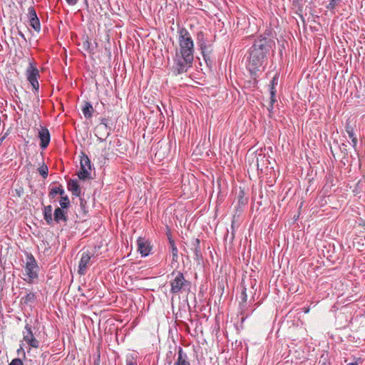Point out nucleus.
Returning a JSON list of instances; mask_svg holds the SVG:
<instances>
[{
  "instance_id": "ddd939ff",
  "label": "nucleus",
  "mask_w": 365,
  "mask_h": 365,
  "mask_svg": "<svg viewBox=\"0 0 365 365\" xmlns=\"http://www.w3.org/2000/svg\"><path fill=\"white\" fill-rule=\"evenodd\" d=\"M173 365H190L188 356L181 346L178 347V359Z\"/></svg>"
},
{
  "instance_id": "49530a36",
  "label": "nucleus",
  "mask_w": 365,
  "mask_h": 365,
  "mask_svg": "<svg viewBox=\"0 0 365 365\" xmlns=\"http://www.w3.org/2000/svg\"><path fill=\"white\" fill-rule=\"evenodd\" d=\"M81 204L83 205V200L81 199Z\"/></svg>"
},
{
  "instance_id": "bb28decb",
  "label": "nucleus",
  "mask_w": 365,
  "mask_h": 365,
  "mask_svg": "<svg viewBox=\"0 0 365 365\" xmlns=\"http://www.w3.org/2000/svg\"><path fill=\"white\" fill-rule=\"evenodd\" d=\"M345 129L349 138H352L356 135L354 133V129L349 122H346Z\"/></svg>"
},
{
  "instance_id": "f704fd0d",
  "label": "nucleus",
  "mask_w": 365,
  "mask_h": 365,
  "mask_svg": "<svg viewBox=\"0 0 365 365\" xmlns=\"http://www.w3.org/2000/svg\"><path fill=\"white\" fill-rule=\"evenodd\" d=\"M58 195H61V197L62 196H65V191L63 188V186L61 185H60L58 187Z\"/></svg>"
},
{
  "instance_id": "6ab92c4d",
  "label": "nucleus",
  "mask_w": 365,
  "mask_h": 365,
  "mask_svg": "<svg viewBox=\"0 0 365 365\" xmlns=\"http://www.w3.org/2000/svg\"><path fill=\"white\" fill-rule=\"evenodd\" d=\"M197 43L199 47H201L207 43V39L205 37V34L202 31H199L197 34Z\"/></svg>"
},
{
  "instance_id": "6e6552de",
  "label": "nucleus",
  "mask_w": 365,
  "mask_h": 365,
  "mask_svg": "<svg viewBox=\"0 0 365 365\" xmlns=\"http://www.w3.org/2000/svg\"><path fill=\"white\" fill-rule=\"evenodd\" d=\"M81 169L78 173V176L80 180H86L91 178V163L87 155L82 153V155L81 156Z\"/></svg>"
},
{
  "instance_id": "393cba45",
  "label": "nucleus",
  "mask_w": 365,
  "mask_h": 365,
  "mask_svg": "<svg viewBox=\"0 0 365 365\" xmlns=\"http://www.w3.org/2000/svg\"><path fill=\"white\" fill-rule=\"evenodd\" d=\"M340 1L341 0H330L329 3L327 5L326 7L327 9L334 14L335 8Z\"/></svg>"
},
{
  "instance_id": "2f4dec72",
  "label": "nucleus",
  "mask_w": 365,
  "mask_h": 365,
  "mask_svg": "<svg viewBox=\"0 0 365 365\" xmlns=\"http://www.w3.org/2000/svg\"><path fill=\"white\" fill-rule=\"evenodd\" d=\"M9 365H24L23 361L20 359H14Z\"/></svg>"
},
{
  "instance_id": "e433bc0d",
  "label": "nucleus",
  "mask_w": 365,
  "mask_h": 365,
  "mask_svg": "<svg viewBox=\"0 0 365 365\" xmlns=\"http://www.w3.org/2000/svg\"><path fill=\"white\" fill-rule=\"evenodd\" d=\"M168 238L170 246H171L172 245H175V241L172 238V236L170 234L168 235Z\"/></svg>"
},
{
  "instance_id": "c756f323",
  "label": "nucleus",
  "mask_w": 365,
  "mask_h": 365,
  "mask_svg": "<svg viewBox=\"0 0 365 365\" xmlns=\"http://www.w3.org/2000/svg\"><path fill=\"white\" fill-rule=\"evenodd\" d=\"M58 187H52L50 189V191H49V193H48V197L51 198V199H53L55 198V197L56 196V195L58 194Z\"/></svg>"
},
{
  "instance_id": "aec40b11",
  "label": "nucleus",
  "mask_w": 365,
  "mask_h": 365,
  "mask_svg": "<svg viewBox=\"0 0 365 365\" xmlns=\"http://www.w3.org/2000/svg\"><path fill=\"white\" fill-rule=\"evenodd\" d=\"M172 254V264L178 263V250L175 245L170 246Z\"/></svg>"
},
{
  "instance_id": "79ce46f5",
  "label": "nucleus",
  "mask_w": 365,
  "mask_h": 365,
  "mask_svg": "<svg viewBox=\"0 0 365 365\" xmlns=\"http://www.w3.org/2000/svg\"><path fill=\"white\" fill-rule=\"evenodd\" d=\"M20 351H22L24 358H26V354L24 349L21 347L19 349H18V353L19 354Z\"/></svg>"
},
{
  "instance_id": "473e14b6",
  "label": "nucleus",
  "mask_w": 365,
  "mask_h": 365,
  "mask_svg": "<svg viewBox=\"0 0 365 365\" xmlns=\"http://www.w3.org/2000/svg\"><path fill=\"white\" fill-rule=\"evenodd\" d=\"M203 56V58H204L205 63H207V65L211 66L212 63V60L211 58L210 55H207V56Z\"/></svg>"
},
{
  "instance_id": "f03ea898",
  "label": "nucleus",
  "mask_w": 365,
  "mask_h": 365,
  "mask_svg": "<svg viewBox=\"0 0 365 365\" xmlns=\"http://www.w3.org/2000/svg\"><path fill=\"white\" fill-rule=\"evenodd\" d=\"M274 46V40L266 35H261L255 40L248 51L247 66L252 74L264 70Z\"/></svg>"
},
{
  "instance_id": "37998d69",
  "label": "nucleus",
  "mask_w": 365,
  "mask_h": 365,
  "mask_svg": "<svg viewBox=\"0 0 365 365\" xmlns=\"http://www.w3.org/2000/svg\"><path fill=\"white\" fill-rule=\"evenodd\" d=\"M19 35L26 41L25 36L21 31H19Z\"/></svg>"
},
{
  "instance_id": "4c0bfd02",
  "label": "nucleus",
  "mask_w": 365,
  "mask_h": 365,
  "mask_svg": "<svg viewBox=\"0 0 365 365\" xmlns=\"http://www.w3.org/2000/svg\"><path fill=\"white\" fill-rule=\"evenodd\" d=\"M67 4L71 6L76 4L78 0H66Z\"/></svg>"
},
{
  "instance_id": "4468645a",
  "label": "nucleus",
  "mask_w": 365,
  "mask_h": 365,
  "mask_svg": "<svg viewBox=\"0 0 365 365\" xmlns=\"http://www.w3.org/2000/svg\"><path fill=\"white\" fill-rule=\"evenodd\" d=\"M53 220L57 223L66 222L68 220L67 212L64 211V209L56 208L53 213Z\"/></svg>"
},
{
  "instance_id": "2eb2a0df",
  "label": "nucleus",
  "mask_w": 365,
  "mask_h": 365,
  "mask_svg": "<svg viewBox=\"0 0 365 365\" xmlns=\"http://www.w3.org/2000/svg\"><path fill=\"white\" fill-rule=\"evenodd\" d=\"M68 190L72 192V195L78 197L81 195V188L76 180H69L67 183Z\"/></svg>"
},
{
  "instance_id": "1a4fd4ad",
  "label": "nucleus",
  "mask_w": 365,
  "mask_h": 365,
  "mask_svg": "<svg viewBox=\"0 0 365 365\" xmlns=\"http://www.w3.org/2000/svg\"><path fill=\"white\" fill-rule=\"evenodd\" d=\"M93 257V254L88 251L83 252L81 254L78 270V272L80 275H84L86 274L88 267L90 264L91 259Z\"/></svg>"
},
{
  "instance_id": "cd10ccee",
  "label": "nucleus",
  "mask_w": 365,
  "mask_h": 365,
  "mask_svg": "<svg viewBox=\"0 0 365 365\" xmlns=\"http://www.w3.org/2000/svg\"><path fill=\"white\" fill-rule=\"evenodd\" d=\"M275 102H276V97L274 96V91H272L271 96H270L269 106V108H268V110H269V113H272V111L273 110V108H274V104Z\"/></svg>"
},
{
  "instance_id": "dca6fc26",
  "label": "nucleus",
  "mask_w": 365,
  "mask_h": 365,
  "mask_svg": "<svg viewBox=\"0 0 365 365\" xmlns=\"http://www.w3.org/2000/svg\"><path fill=\"white\" fill-rule=\"evenodd\" d=\"M94 109L89 102H85L83 108H82V112L85 116L86 118L89 119L92 117Z\"/></svg>"
},
{
  "instance_id": "a19ab883",
  "label": "nucleus",
  "mask_w": 365,
  "mask_h": 365,
  "mask_svg": "<svg viewBox=\"0 0 365 365\" xmlns=\"http://www.w3.org/2000/svg\"><path fill=\"white\" fill-rule=\"evenodd\" d=\"M8 133H6L1 138H0V145H1L2 142L4 140V139L6 138Z\"/></svg>"
},
{
  "instance_id": "f257e3e1",
  "label": "nucleus",
  "mask_w": 365,
  "mask_h": 365,
  "mask_svg": "<svg viewBox=\"0 0 365 365\" xmlns=\"http://www.w3.org/2000/svg\"><path fill=\"white\" fill-rule=\"evenodd\" d=\"M179 47L173 56V72L175 75L186 73L192 67L194 61V42L190 32L185 28L178 31Z\"/></svg>"
},
{
  "instance_id": "9d476101",
  "label": "nucleus",
  "mask_w": 365,
  "mask_h": 365,
  "mask_svg": "<svg viewBox=\"0 0 365 365\" xmlns=\"http://www.w3.org/2000/svg\"><path fill=\"white\" fill-rule=\"evenodd\" d=\"M138 252L142 257H146L150 254L151 246L148 240L143 237H138L137 240Z\"/></svg>"
},
{
  "instance_id": "412c9836",
  "label": "nucleus",
  "mask_w": 365,
  "mask_h": 365,
  "mask_svg": "<svg viewBox=\"0 0 365 365\" xmlns=\"http://www.w3.org/2000/svg\"><path fill=\"white\" fill-rule=\"evenodd\" d=\"M201 51V53L202 56H207V55H210L212 52V46L210 44H205L204 46L200 47Z\"/></svg>"
},
{
  "instance_id": "9b49d317",
  "label": "nucleus",
  "mask_w": 365,
  "mask_h": 365,
  "mask_svg": "<svg viewBox=\"0 0 365 365\" xmlns=\"http://www.w3.org/2000/svg\"><path fill=\"white\" fill-rule=\"evenodd\" d=\"M200 241L197 238H194L191 242V249L195 253V260L197 264H200L203 260L202 254L200 249Z\"/></svg>"
},
{
  "instance_id": "39448f33",
  "label": "nucleus",
  "mask_w": 365,
  "mask_h": 365,
  "mask_svg": "<svg viewBox=\"0 0 365 365\" xmlns=\"http://www.w3.org/2000/svg\"><path fill=\"white\" fill-rule=\"evenodd\" d=\"M171 276L174 278L170 281V293L180 294L189 289L190 282L185 279L184 274L181 272L173 271Z\"/></svg>"
},
{
  "instance_id": "5701e85b",
  "label": "nucleus",
  "mask_w": 365,
  "mask_h": 365,
  "mask_svg": "<svg viewBox=\"0 0 365 365\" xmlns=\"http://www.w3.org/2000/svg\"><path fill=\"white\" fill-rule=\"evenodd\" d=\"M60 205L62 209H67L70 206V201L67 195L61 197Z\"/></svg>"
},
{
  "instance_id": "a878e982",
  "label": "nucleus",
  "mask_w": 365,
  "mask_h": 365,
  "mask_svg": "<svg viewBox=\"0 0 365 365\" xmlns=\"http://www.w3.org/2000/svg\"><path fill=\"white\" fill-rule=\"evenodd\" d=\"M278 83V76L277 75H275L272 79L270 81V93L272 92V91H274V96H276V93H277V91L275 89V86L277 85Z\"/></svg>"
},
{
  "instance_id": "f3484780",
  "label": "nucleus",
  "mask_w": 365,
  "mask_h": 365,
  "mask_svg": "<svg viewBox=\"0 0 365 365\" xmlns=\"http://www.w3.org/2000/svg\"><path fill=\"white\" fill-rule=\"evenodd\" d=\"M52 210L51 205L46 206L43 210L44 220L48 225H51L53 221V218L52 217Z\"/></svg>"
},
{
  "instance_id": "7c9ffc66",
  "label": "nucleus",
  "mask_w": 365,
  "mask_h": 365,
  "mask_svg": "<svg viewBox=\"0 0 365 365\" xmlns=\"http://www.w3.org/2000/svg\"><path fill=\"white\" fill-rule=\"evenodd\" d=\"M82 46L85 51H88L90 53H91V42L88 39L83 42Z\"/></svg>"
},
{
  "instance_id": "423d86ee",
  "label": "nucleus",
  "mask_w": 365,
  "mask_h": 365,
  "mask_svg": "<svg viewBox=\"0 0 365 365\" xmlns=\"http://www.w3.org/2000/svg\"><path fill=\"white\" fill-rule=\"evenodd\" d=\"M26 262L24 266L25 273L27 276L24 280L29 284H33L38 277L39 267L37 262L31 253L26 252Z\"/></svg>"
},
{
  "instance_id": "72a5a7b5",
  "label": "nucleus",
  "mask_w": 365,
  "mask_h": 365,
  "mask_svg": "<svg viewBox=\"0 0 365 365\" xmlns=\"http://www.w3.org/2000/svg\"><path fill=\"white\" fill-rule=\"evenodd\" d=\"M101 125H103L102 128H108V123H107V119L106 118H102L101 120ZM98 128H101V126H98Z\"/></svg>"
},
{
  "instance_id": "20e7f679",
  "label": "nucleus",
  "mask_w": 365,
  "mask_h": 365,
  "mask_svg": "<svg viewBox=\"0 0 365 365\" xmlns=\"http://www.w3.org/2000/svg\"><path fill=\"white\" fill-rule=\"evenodd\" d=\"M250 287L247 288L245 286H243L242 292H241V302L240 303V309H241V314L245 317H247L250 314H252L255 309L249 310V307L247 305V301L248 296H251V298L249 301L250 304H252L255 301V294L257 289H255L256 282L254 279H250Z\"/></svg>"
},
{
  "instance_id": "a211bd4d",
  "label": "nucleus",
  "mask_w": 365,
  "mask_h": 365,
  "mask_svg": "<svg viewBox=\"0 0 365 365\" xmlns=\"http://www.w3.org/2000/svg\"><path fill=\"white\" fill-rule=\"evenodd\" d=\"M36 297L33 292L28 293L25 297L21 299L22 302L24 304L31 306L36 302Z\"/></svg>"
},
{
  "instance_id": "58836bf2",
  "label": "nucleus",
  "mask_w": 365,
  "mask_h": 365,
  "mask_svg": "<svg viewBox=\"0 0 365 365\" xmlns=\"http://www.w3.org/2000/svg\"><path fill=\"white\" fill-rule=\"evenodd\" d=\"M93 365H100V354H98L97 359L94 360Z\"/></svg>"
},
{
  "instance_id": "f8f14e48",
  "label": "nucleus",
  "mask_w": 365,
  "mask_h": 365,
  "mask_svg": "<svg viewBox=\"0 0 365 365\" xmlns=\"http://www.w3.org/2000/svg\"><path fill=\"white\" fill-rule=\"evenodd\" d=\"M38 138L41 140L40 146L41 148L45 149L47 148L50 143V133L46 128L42 127L38 132Z\"/></svg>"
},
{
  "instance_id": "c85d7f7f",
  "label": "nucleus",
  "mask_w": 365,
  "mask_h": 365,
  "mask_svg": "<svg viewBox=\"0 0 365 365\" xmlns=\"http://www.w3.org/2000/svg\"><path fill=\"white\" fill-rule=\"evenodd\" d=\"M28 16L29 18V20L38 19L35 9L33 6H30L28 9Z\"/></svg>"
},
{
  "instance_id": "b1692460",
  "label": "nucleus",
  "mask_w": 365,
  "mask_h": 365,
  "mask_svg": "<svg viewBox=\"0 0 365 365\" xmlns=\"http://www.w3.org/2000/svg\"><path fill=\"white\" fill-rule=\"evenodd\" d=\"M30 26L37 32L41 30V24L38 18L29 20Z\"/></svg>"
},
{
  "instance_id": "ea45409f",
  "label": "nucleus",
  "mask_w": 365,
  "mask_h": 365,
  "mask_svg": "<svg viewBox=\"0 0 365 365\" xmlns=\"http://www.w3.org/2000/svg\"><path fill=\"white\" fill-rule=\"evenodd\" d=\"M126 365H136L135 362L133 361L131 359H127L126 360Z\"/></svg>"
},
{
  "instance_id": "c03bdc74",
  "label": "nucleus",
  "mask_w": 365,
  "mask_h": 365,
  "mask_svg": "<svg viewBox=\"0 0 365 365\" xmlns=\"http://www.w3.org/2000/svg\"><path fill=\"white\" fill-rule=\"evenodd\" d=\"M346 365H358V363H357V362H354V363H349V364H347Z\"/></svg>"
},
{
  "instance_id": "0eeeda50",
  "label": "nucleus",
  "mask_w": 365,
  "mask_h": 365,
  "mask_svg": "<svg viewBox=\"0 0 365 365\" xmlns=\"http://www.w3.org/2000/svg\"><path fill=\"white\" fill-rule=\"evenodd\" d=\"M26 79L32 86L35 95H38L39 91L38 78L40 77L39 71L36 63L34 61H30L25 72Z\"/></svg>"
},
{
  "instance_id": "4be33fe9",
  "label": "nucleus",
  "mask_w": 365,
  "mask_h": 365,
  "mask_svg": "<svg viewBox=\"0 0 365 365\" xmlns=\"http://www.w3.org/2000/svg\"><path fill=\"white\" fill-rule=\"evenodd\" d=\"M39 174L43 178H46L48 173V166L43 162L42 165L38 168Z\"/></svg>"
},
{
  "instance_id": "c9c22d12",
  "label": "nucleus",
  "mask_w": 365,
  "mask_h": 365,
  "mask_svg": "<svg viewBox=\"0 0 365 365\" xmlns=\"http://www.w3.org/2000/svg\"><path fill=\"white\" fill-rule=\"evenodd\" d=\"M351 139L352 145L353 147H356L357 144V138L356 135L353 136L352 138H350Z\"/></svg>"
},
{
  "instance_id": "7ed1b4c3",
  "label": "nucleus",
  "mask_w": 365,
  "mask_h": 365,
  "mask_svg": "<svg viewBox=\"0 0 365 365\" xmlns=\"http://www.w3.org/2000/svg\"><path fill=\"white\" fill-rule=\"evenodd\" d=\"M38 324L37 319L25 320V327L22 332L23 339L30 347L38 348L39 346V341L36 338Z\"/></svg>"
},
{
  "instance_id": "a18cd8bd",
  "label": "nucleus",
  "mask_w": 365,
  "mask_h": 365,
  "mask_svg": "<svg viewBox=\"0 0 365 365\" xmlns=\"http://www.w3.org/2000/svg\"><path fill=\"white\" fill-rule=\"evenodd\" d=\"M309 308H307V309L304 310V312H305V313H308V312H309Z\"/></svg>"
}]
</instances>
